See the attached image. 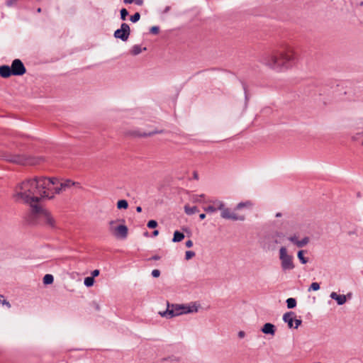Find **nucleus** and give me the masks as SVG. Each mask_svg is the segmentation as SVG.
I'll return each instance as SVG.
<instances>
[{
	"instance_id": "09e8293b",
	"label": "nucleus",
	"mask_w": 363,
	"mask_h": 363,
	"mask_svg": "<svg viewBox=\"0 0 363 363\" xmlns=\"http://www.w3.org/2000/svg\"><path fill=\"white\" fill-rule=\"evenodd\" d=\"M281 213H277L276 214V217H281Z\"/></svg>"
},
{
	"instance_id": "72a5a7b5",
	"label": "nucleus",
	"mask_w": 363,
	"mask_h": 363,
	"mask_svg": "<svg viewBox=\"0 0 363 363\" xmlns=\"http://www.w3.org/2000/svg\"><path fill=\"white\" fill-rule=\"evenodd\" d=\"M294 323H295V325H294V329H297L301 325V320L300 319H294Z\"/></svg>"
},
{
	"instance_id": "864d4df0",
	"label": "nucleus",
	"mask_w": 363,
	"mask_h": 363,
	"mask_svg": "<svg viewBox=\"0 0 363 363\" xmlns=\"http://www.w3.org/2000/svg\"><path fill=\"white\" fill-rule=\"evenodd\" d=\"M40 11H41V9L39 8V9H38V12H40Z\"/></svg>"
},
{
	"instance_id": "c85d7f7f",
	"label": "nucleus",
	"mask_w": 363,
	"mask_h": 363,
	"mask_svg": "<svg viewBox=\"0 0 363 363\" xmlns=\"http://www.w3.org/2000/svg\"><path fill=\"white\" fill-rule=\"evenodd\" d=\"M195 256V252L193 251H186L185 253V258L186 260H189Z\"/></svg>"
},
{
	"instance_id": "8fccbe9b",
	"label": "nucleus",
	"mask_w": 363,
	"mask_h": 363,
	"mask_svg": "<svg viewBox=\"0 0 363 363\" xmlns=\"http://www.w3.org/2000/svg\"><path fill=\"white\" fill-rule=\"evenodd\" d=\"M4 298V296L0 294V301H1V298Z\"/></svg>"
},
{
	"instance_id": "f704fd0d",
	"label": "nucleus",
	"mask_w": 363,
	"mask_h": 363,
	"mask_svg": "<svg viewBox=\"0 0 363 363\" xmlns=\"http://www.w3.org/2000/svg\"><path fill=\"white\" fill-rule=\"evenodd\" d=\"M159 27L157 26H152L151 28H150V33H152V34H157L159 33Z\"/></svg>"
},
{
	"instance_id": "5701e85b",
	"label": "nucleus",
	"mask_w": 363,
	"mask_h": 363,
	"mask_svg": "<svg viewBox=\"0 0 363 363\" xmlns=\"http://www.w3.org/2000/svg\"><path fill=\"white\" fill-rule=\"evenodd\" d=\"M287 307L289 308H294L296 306V301L294 298H289L286 300Z\"/></svg>"
},
{
	"instance_id": "c756f323",
	"label": "nucleus",
	"mask_w": 363,
	"mask_h": 363,
	"mask_svg": "<svg viewBox=\"0 0 363 363\" xmlns=\"http://www.w3.org/2000/svg\"><path fill=\"white\" fill-rule=\"evenodd\" d=\"M147 225L149 228H155L157 226V223L155 220H150L148 221Z\"/></svg>"
},
{
	"instance_id": "9d476101",
	"label": "nucleus",
	"mask_w": 363,
	"mask_h": 363,
	"mask_svg": "<svg viewBox=\"0 0 363 363\" xmlns=\"http://www.w3.org/2000/svg\"><path fill=\"white\" fill-rule=\"evenodd\" d=\"M11 68L13 75L15 76H21L26 72V67L23 62L18 59H16L12 62Z\"/></svg>"
},
{
	"instance_id": "c9c22d12",
	"label": "nucleus",
	"mask_w": 363,
	"mask_h": 363,
	"mask_svg": "<svg viewBox=\"0 0 363 363\" xmlns=\"http://www.w3.org/2000/svg\"><path fill=\"white\" fill-rule=\"evenodd\" d=\"M152 277H156V278H157V277H160V270H158V269H154V270H152Z\"/></svg>"
},
{
	"instance_id": "1a4fd4ad",
	"label": "nucleus",
	"mask_w": 363,
	"mask_h": 363,
	"mask_svg": "<svg viewBox=\"0 0 363 363\" xmlns=\"http://www.w3.org/2000/svg\"><path fill=\"white\" fill-rule=\"evenodd\" d=\"M130 30L129 26L123 23L121 24V28L117 29L114 32V37L121 39L123 41H126L130 35Z\"/></svg>"
},
{
	"instance_id": "603ef678",
	"label": "nucleus",
	"mask_w": 363,
	"mask_h": 363,
	"mask_svg": "<svg viewBox=\"0 0 363 363\" xmlns=\"http://www.w3.org/2000/svg\"><path fill=\"white\" fill-rule=\"evenodd\" d=\"M96 308L99 309V306L97 305V306H96Z\"/></svg>"
},
{
	"instance_id": "aec40b11",
	"label": "nucleus",
	"mask_w": 363,
	"mask_h": 363,
	"mask_svg": "<svg viewBox=\"0 0 363 363\" xmlns=\"http://www.w3.org/2000/svg\"><path fill=\"white\" fill-rule=\"evenodd\" d=\"M252 206V203L251 201H247L245 202H240L236 206V209H241L242 208H250Z\"/></svg>"
},
{
	"instance_id": "f03ea898",
	"label": "nucleus",
	"mask_w": 363,
	"mask_h": 363,
	"mask_svg": "<svg viewBox=\"0 0 363 363\" xmlns=\"http://www.w3.org/2000/svg\"><path fill=\"white\" fill-rule=\"evenodd\" d=\"M296 60V53L293 46L289 44H282L277 50L264 53L261 62L272 69H288L292 66Z\"/></svg>"
},
{
	"instance_id": "ea45409f",
	"label": "nucleus",
	"mask_w": 363,
	"mask_h": 363,
	"mask_svg": "<svg viewBox=\"0 0 363 363\" xmlns=\"http://www.w3.org/2000/svg\"><path fill=\"white\" fill-rule=\"evenodd\" d=\"M245 332H244V331H240V332L238 333V337H239L240 338H242V337H245Z\"/></svg>"
},
{
	"instance_id": "a878e982",
	"label": "nucleus",
	"mask_w": 363,
	"mask_h": 363,
	"mask_svg": "<svg viewBox=\"0 0 363 363\" xmlns=\"http://www.w3.org/2000/svg\"><path fill=\"white\" fill-rule=\"evenodd\" d=\"M320 289V284L318 283V282H313L309 289H308V291H318V289Z\"/></svg>"
},
{
	"instance_id": "49530a36",
	"label": "nucleus",
	"mask_w": 363,
	"mask_h": 363,
	"mask_svg": "<svg viewBox=\"0 0 363 363\" xmlns=\"http://www.w3.org/2000/svg\"><path fill=\"white\" fill-rule=\"evenodd\" d=\"M136 211L137 212L140 213L142 211V208L140 206H138L136 208Z\"/></svg>"
},
{
	"instance_id": "2f4dec72",
	"label": "nucleus",
	"mask_w": 363,
	"mask_h": 363,
	"mask_svg": "<svg viewBox=\"0 0 363 363\" xmlns=\"http://www.w3.org/2000/svg\"><path fill=\"white\" fill-rule=\"evenodd\" d=\"M289 240L297 246V243L299 242L296 235L290 236Z\"/></svg>"
},
{
	"instance_id": "7ed1b4c3",
	"label": "nucleus",
	"mask_w": 363,
	"mask_h": 363,
	"mask_svg": "<svg viewBox=\"0 0 363 363\" xmlns=\"http://www.w3.org/2000/svg\"><path fill=\"white\" fill-rule=\"evenodd\" d=\"M13 197L16 201L30 205V211L28 218L30 223L33 224L40 223L50 230H56L58 228L57 221L53 215L48 210L43 208L38 204L40 201H26L23 199L19 198L16 196V186L14 189Z\"/></svg>"
},
{
	"instance_id": "393cba45",
	"label": "nucleus",
	"mask_w": 363,
	"mask_h": 363,
	"mask_svg": "<svg viewBox=\"0 0 363 363\" xmlns=\"http://www.w3.org/2000/svg\"><path fill=\"white\" fill-rule=\"evenodd\" d=\"M84 285L87 287L92 286L94 283V279L91 277H87L84 279Z\"/></svg>"
},
{
	"instance_id": "0eeeda50",
	"label": "nucleus",
	"mask_w": 363,
	"mask_h": 363,
	"mask_svg": "<svg viewBox=\"0 0 363 363\" xmlns=\"http://www.w3.org/2000/svg\"><path fill=\"white\" fill-rule=\"evenodd\" d=\"M4 160L6 161L16 163L22 165H35L38 163V160L30 157H26L24 155H6L3 156Z\"/></svg>"
},
{
	"instance_id": "bb28decb",
	"label": "nucleus",
	"mask_w": 363,
	"mask_h": 363,
	"mask_svg": "<svg viewBox=\"0 0 363 363\" xmlns=\"http://www.w3.org/2000/svg\"><path fill=\"white\" fill-rule=\"evenodd\" d=\"M140 14L138 12H137L134 15L130 16V20L132 22L135 23L140 20Z\"/></svg>"
},
{
	"instance_id": "2eb2a0df",
	"label": "nucleus",
	"mask_w": 363,
	"mask_h": 363,
	"mask_svg": "<svg viewBox=\"0 0 363 363\" xmlns=\"http://www.w3.org/2000/svg\"><path fill=\"white\" fill-rule=\"evenodd\" d=\"M262 332L264 334L274 335L275 333V327L272 323H265L262 328Z\"/></svg>"
},
{
	"instance_id": "58836bf2",
	"label": "nucleus",
	"mask_w": 363,
	"mask_h": 363,
	"mask_svg": "<svg viewBox=\"0 0 363 363\" xmlns=\"http://www.w3.org/2000/svg\"><path fill=\"white\" fill-rule=\"evenodd\" d=\"M91 274H92V277H97L99 276V271L98 269H95L92 272H91Z\"/></svg>"
},
{
	"instance_id": "f3484780",
	"label": "nucleus",
	"mask_w": 363,
	"mask_h": 363,
	"mask_svg": "<svg viewBox=\"0 0 363 363\" xmlns=\"http://www.w3.org/2000/svg\"><path fill=\"white\" fill-rule=\"evenodd\" d=\"M184 238V235L182 233H180L179 231H175L174 233V237L172 239V241L174 242H178L182 241Z\"/></svg>"
},
{
	"instance_id": "de8ad7c7",
	"label": "nucleus",
	"mask_w": 363,
	"mask_h": 363,
	"mask_svg": "<svg viewBox=\"0 0 363 363\" xmlns=\"http://www.w3.org/2000/svg\"><path fill=\"white\" fill-rule=\"evenodd\" d=\"M346 296V298L348 297V298H350L351 296H352V294L351 293H348Z\"/></svg>"
},
{
	"instance_id": "5fc2aeb1",
	"label": "nucleus",
	"mask_w": 363,
	"mask_h": 363,
	"mask_svg": "<svg viewBox=\"0 0 363 363\" xmlns=\"http://www.w3.org/2000/svg\"><path fill=\"white\" fill-rule=\"evenodd\" d=\"M314 363H321V362H314Z\"/></svg>"
},
{
	"instance_id": "f257e3e1",
	"label": "nucleus",
	"mask_w": 363,
	"mask_h": 363,
	"mask_svg": "<svg viewBox=\"0 0 363 363\" xmlns=\"http://www.w3.org/2000/svg\"><path fill=\"white\" fill-rule=\"evenodd\" d=\"M78 183L69 179L59 180L55 178L34 177L26 179L16 185V196L26 201H41L52 199L55 194H60Z\"/></svg>"
},
{
	"instance_id": "cd10ccee",
	"label": "nucleus",
	"mask_w": 363,
	"mask_h": 363,
	"mask_svg": "<svg viewBox=\"0 0 363 363\" xmlns=\"http://www.w3.org/2000/svg\"><path fill=\"white\" fill-rule=\"evenodd\" d=\"M128 15V12L127 11V9H122L121 10V18L123 20V21H125L126 19V17Z\"/></svg>"
},
{
	"instance_id": "b1692460",
	"label": "nucleus",
	"mask_w": 363,
	"mask_h": 363,
	"mask_svg": "<svg viewBox=\"0 0 363 363\" xmlns=\"http://www.w3.org/2000/svg\"><path fill=\"white\" fill-rule=\"evenodd\" d=\"M309 238L305 237L302 240H299V242L297 243L298 247H303L306 246L309 242Z\"/></svg>"
},
{
	"instance_id": "6ab92c4d",
	"label": "nucleus",
	"mask_w": 363,
	"mask_h": 363,
	"mask_svg": "<svg viewBox=\"0 0 363 363\" xmlns=\"http://www.w3.org/2000/svg\"><path fill=\"white\" fill-rule=\"evenodd\" d=\"M303 250H299L297 254V257L302 264H306L308 262V259L304 257Z\"/></svg>"
},
{
	"instance_id": "412c9836",
	"label": "nucleus",
	"mask_w": 363,
	"mask_h": 363,
	"mask_svg": "<svg viewBox=\"0 0 363 363\" xmlns=\"http://www.w3.org/2000/svg\"><path fill=\"white\" fill-rule=\"evenodd\" d=\"M54 281L53 276L52 274H45L43 277L44 284H51Z\"/></svg>"
},
{
	"instance_id": "473e14b6",
	"label": "nucleus",
	"mask_w": 363,
	"mask_h": 363,
	"mask_svg": "<svg viewBox=\"0 0 363 363\" xmlns=\"http://www.w3.org/2000/svg\"><path fill=\"white\" fill-rule=\"evenodd\" d=\"M204 197L203 194L199 195V196H194L192 200L194 202H201V198Z\"/></svg>"
},
{
	"instance_id": "423d86ee",
	"label": "nucleus",
	"mask_w": 363,
	"mask_h": 363,
	"mask_svg": "<svg viewBox=\"0 0 363 363\" xmlns=\"http://www.w3.org/2000/svg\"><path fill=\"white\" fill-rule=\"evenodd\" d=\"M120 220H114L108 222V230L116 238L125 239L128 236V229L123 224H118Z\"/></svg>"
},
{
	"instance_id": "4c0bfd02",
	"label": "nucleus",
	"mask_w": 363,
	"mask_h": 363,
	"mask_svg": "<svg viewBox=\"0 0 363 363\" xmlns=\"http://www.w3.org/2000/svg\"><path fill=\"white\" fill-rule=\"evenodd\" d=\"M186 247H191L193 246V242L191 240H189L185 243Z\"/></svg>"
},
{
	"instance_id": "6e6552de",
	"label": "nucleus",
	"mask_w": 363,
	"mask_h": 363,
	"mask_svg": "<svg viewBox=\"0 0 363 363\" xmlns=\"http://www.w3.org/2000/svg\"><path fill=\"white\" fill-rule=\"evenodd\" d=\"M220 216L224 219H228L232 220H244L245 219V216L243 215H238L237 213L232 212L230 208L223 207V209L220 210Z\"/></svg>"
},
{
	"instance_id": "ddd939ff",
	"label": "nucleus",
	"mask_w": 363,
	"mask_h": 363,
	"mask_svg": "<svg viewBox=\"0 0 363 363\" xmlns=\"http://www.w3.org/2000/svg\"><path fill=\"white\" fill-rule=\"evenodd\" d=\"M330 296L332 299L335 300L338 305H343L347 301L345 295H340L336 292H332Z\"/></svg>"
},
{
	"instance_id": "7c9ffc66",
	"label": "nucleus",
	"mask_w": 363,
	"mask_h": 363,
	"mask_svg": "<svg viewBox=\"0 0 363 363\" xmlns=\"http://www.w3.org/2000/svg\"><path fill=\"white\" fill-rule=\"evenodd\" d=\"M353 140L355 141L360 140L361 144L363 145V133H357L353 137Z\"/></svg>"
},
{
	"instance_id": "4468645a",
	"label": "nucleus",
	"mask_w": 363,
	"mask_h": 363,
	"mask_svg": "<svg viewBox=\"0 0 363 363\" xmlns=\"http://www.w3.org/2000/svg\"><path fill=\"white\" fill-rule=\"evenodd\" d=\"M13 75L11 67L8 65L0 66V76L4 78H8Z\"/></svg>"
},
{
	"instance_id": "20e7f679",
	"label": "nucleus",
	"mask_w": 363,
	"mask_h": 363,
	"mask_svg": "<svg viewBox=\"0 0 363 363\" xmlns=\"http://www.w3.org/2000/svg\"><path fill=\"white\" fill-rule=\"evenodd\" d=\"M198 308L195 303L192 305L184 304H169L167 303V310L163 312H159L162 317L172 318L183 314L197 312Z\"/></svg>"
},
{
	"instance_id": "39448f33",
	"label": "nucleus",
	"mask_w": 363,
	"mask_h": 363,
	"mask_svg": "<svg viewBox=\"0 0 363 363\" xmlns=\"http://www.w3.org/2000/svg\"><path fill=\"white\" fill-rule=\"evenodd\" d=\"M279 259L283 272L291 271L295 268L294 257L289 253L286 247H280L279 250Z\"/></svg>"
},
{
	"instance_id": "a18cd8bd",
	"label": "nucleus",
	"mask_w": 363,
	"mask_h": 363,
	"mask_svg": "<svg viewBox=\"0 0 363 363\" xmlns=\"http://www.w3.org/2000/svg\"><path fill=\"white\" fill-rule=\"evenodd\" d=\"M160 257L157 255H155V256H153L151 259H155V260H157L159 259Z\"/></svg>"
},
{
	"instance_id": "a19ab883",
	"label": "nucleus",
	"mask_w": 363,
	"mask_h": 363,
	"mask_svg": "<svg viewBox=\"0 0 363 363\" xmlns=\"http://www.w3.org/2000/svg\"><path fill=\"white\" fill-rule=\"evenodd\" d=\"M134 1L137 5H139V6H141L143 3V0H135Z\"/></svg>"
},
{
	"instance_id": "f8f14e48",
	"label": "nucleus",
	"mask_w": 363,
	"mask_h": 363,
	"mask_svg": "<svg viewBox=\"0 0 363 363\" xmlns=\"http://www.w3.org/2000/svg\"><path fill=\"white\" fill-rule=\"evenodd\" d=\"M295 313L292 311L287 312L283 315V320L287 323L289 328H294Z\"/></svg>"
},
{
	"instance_id": "e433bc0d",
	"label": "nucleus",
	"mask_w": 363,
	"mask_h": 363,
	"mask_svg": "<svg viewBox=\"0 0 363 363\" xmlns=\"http://www.w3.org/2000/svg\"><path fill=\"white\" fill-rule=\"evenodd\" d=\"M3 305L6 306L7 308H11V304L9 301H7L5 299H2L1 298V301H0Z\"/></svg>"
},
{
	"instance_id": "dca6fc26",
	"label": "nucleus",
	"mask_w": 363,
	"mask_h": 363,
	"mask_svg": "<svg viewBox=\"0 0 363 363\" xmlns=\"http://www.w3.org/2000/svg\"><path fill=\"white\" fill-rule=\"evenodd\" d=\"M146 48H141L139 45H135L132 47L130 52L133 55H138L142 52L143 50H145Z\"/></svg>"
},
{
	"instance_id": "a211bd4d",
	"label": "nucleus",
	"mask_w": 363,
	"mask_h": 363,
	"mask_svg": "<svg viewBox=\"0 0 363 363\" xmlns=\"http://www.w3.org/2000/svg\"><path fill=\"white\" fill-rule=\"evenodd\" d=\"M184 211L187 215H192L199 211L196 206L190 207L188 205L184 206Z\"/></svg>"
},
{
	"instance_id": "3c124183",
	"label": "nucleus",
	"mask_w": 363,
	"mask_h": 363,
	"mask_svg": "<svg viewBox=\"0 0 363 363\" xmlns=\"http://www.w3.org/2000/svg\"><path fill=\"white\" fill-rule=\"evenodd\" d=\"M194 177H195L196 179H197V174H195Z\"/></svg>"
},
{
	"instance_id": "37998d69",
	"label": "nucleus",
	"mask_w": 363,
	"mask_h": 363,
	"mask_svg": "<svg viewBox=\"0 0 363 363\" xmlns=\"http://www.w3.org/2000/svg\"><path fill=\"white\" fill-rule=\"evenodd\" d=\"M199 218L201 220H203L206 218V214L205 213L200 214Z\"/></svg>"
},
{
	"instance_id": "4be33fe9",
	"label": "nucleus",
	"mask_w": 363,
	"mask_h": 363,
	"mask_svg": "<svg viewBox=\"0 0 363 363\" xmlns=\"http://www.w3.org/2000/svg\"><path fill=\"white\" fill-rule=\"evenodd\" d=\"M128 207V203L126 200H119L117 203V208L119 209H126Z\"/></svg>"
},
{
	"instance_id": "c03bdc74",
	"label": "nucleus",
	"mask_w": 363,
	"mask_h": 363,
	"mask_svg": "<svg viewBox=\"0 0 363 363\" xmlns=\"http://www.w3.org/2000/svg\"><path fill=\"white\" fill-rule=\"evenodd\" d=\"M158 234H159V231H158V230H154V231L152 232V235H153L154 236H157Z\"/></svg>"
},
{
	"instance_id": "79ce46f5",
	"label": "nucleus",
	"mask_w": 363,
	"mask_h": 363,
	"mask_svg": "<svg viewBox=\"0 0 363 363\" xmlns=\"http://www.w3.org/2000/svg\"><path fill=\"white\" fill-rule=\"evenodd\" d=\"M134 1H135V0H123V2H124L125 4H132L133 2H134Z\"/></svg>"
},
{
	"instance_id": "9b49d317",
	"label": "nucleus",
	"mask_w": 363,
	"mask_h": 363,
	"mask_svg": "<svg viewBox=\"0 0 363 363\" xmlns=\"http://www.w3.org/2000/svg\"><path fill=\"white\" fill-rule=\"evenodd\" d=\"M211 203L212 204L206 207H203V210L207 213H215L218 210H222L223 207L225 206V203L222 201L214 200L211 201Z\"/></svg>"
}]
</instances>
